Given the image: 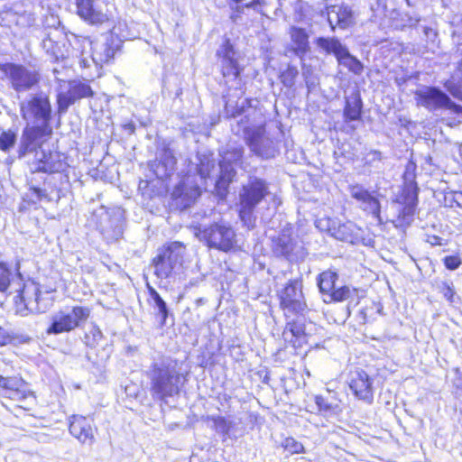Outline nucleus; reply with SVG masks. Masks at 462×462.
I'll list each match as a JSON object with an SVG mask.
<instances>
[{
	"instance_id": "f257e3e1",
	"label": "nucleus",
	"mask_w": 462,
	"mask_h": 462,
	"mask_svg": "<svg viewBox=\"0 0 462 462\" xmlns=\"http://www.w3.org/2000/svg\"><path fill=\"white\" fill-rule=\"evenodd\" d=\"M219 162V174L216 177L212 175V170L215 168L213 161L204 157L199 159V166L198 167V174L200 180L205 181V189L208 187V180L215 185V189L219 194L226 190L228 184L236 176L235 167L237 166L243 156L242 147H234L228 149L222 155Z\"/></svg>"
},
{
	"instance_id": "f03ea898",
	"label": "nucleus",
	"mask_w": 462,
	"mask_h": 462,
	"mask_svg": "<svg viewBox=\"0 0 462 462\" xmlns=\"http://www.w3.org/2000/svg\"><path fill=\"white\" fill-rule=\"evenodd\" d=\"M148 377L151 380L152 396L165 400L179 393L183 376L177 369L174 360L162 358L152 365Z\"/></svg>"
},
{
	"instance_id": "7ed1b4c3",
	"label": "nucleus",
	"mask_w": 462,
	"mask_h": 462,
	"mask_svg": "<svg viewBox=\"0 0 462 462\" xmlns=\"http://www.w3.org/2000/svg\"><path fill=\"white\" fill-rule=\"evenodd\" d=\"M268 185L265 180L251 177L239 192V217L247 228H254L255 207L267 196Z\"/></svg>"
},
{
	"instance_id": "20e7f679",
	"label": "nucleus",
	"mask_w": 462,
	"mask_h": 462,
	"mask_svg": "<svg viewBox=\"0 0 462 462\" xmlns=\"http://www.w3.org/2000/svg\"><path fill=\"white\" fill-rule=\"evenodd\" d=\"M91 221L108 243L117 241L123 236L124 212L119 208L108 209L100 206L93 209Z\"/></svg>"
},
{
	"instance_id": "39448f33",
	"label": "nucleus",
	"mask_w": 462,
	"mask_h": 462,
	"mask_svg": "<svg viewBox=\"0 0 462 462\" xmlns=\"http://www.w3.org/2000/svg\"><path fill=\"white\" fill-rule=\"evenodd\" d=\"M185 246L180 242H171L158 251L152 260L154 274L159 279H166L181 267Z\"/></svg>"
},
{
	"instance_id": "423d86ee",
	"label": "nucleus",
	"mask_w": 462,
	"mask_h": 462,
	"mask_svg": "<svg viewBox=\"0 0 462 462\" xmlns=\"http://www.w3.org/2000/svg\"><path fill=\"white\" fill-rule=\"evenodd\" d=\"M198 237L211 247L228 252L236 247V233L229 224L215 223L208 227L199 228Z\"/></svg>"
},
{
	"instance_id": "0eeeda50",
	"label": "nucleus",
	"mask_w": 462,
	"mask_h": 462,
	"mask_svg": "<svg viewBox=\"0 0 462 462\" xmlns=\"http://www.w3.org/2000/svg\"><path fill=\"white\" fill-rule=\"evenodd\" d=\"M280 306L287 319L294 315L305 316L308 306L302 292V282L291 280L279 292Z\"/></svg>"
},
{
	"instance_id": "6e6552de",
	"label": "nucleus",
	"mask_w": 462,
	"mask_h": 462,
	"mask_svg": "<svg viewBox=\"0 0 462 462\" xmlns=\"http://www.w3.org/2000/svg\"><path fill=\"white\" fill-rule=\"evenodd\" d=\"M244 133L247 145L255 155L265 159L275 156L276 143L266 134L264 120L262 117L257 125L245 127Z\"/></svg>"
},
{
	"instance_id": "1a4fd4ad",
	"label": "nucleus",
	"mask_w": 462,
	"mask_h": 462,
	"mask_svg": "<svg viewBox=\"0 0 462 462\" xmlns=\"http://www.w3.org/2000/svg\"><path fill=\"white\" fill-rule=\"evenodd\" d=\"M89 314V309L82 306H75L70 310H60L51 316V323L47 328L46 333L49 335H58L69 332L85 322Z\"/></svg>"
},
{
	"instance_id": "9d476101",
	"label": "nucleus",
	"mask_w": 462,
	"mask_h": 462,
	"mask_svg": "<svg viewBox=\"0 0 462 462\" xmlns=\"http://www.w3.org/2000/svg\"><path fill=\"white\" fill-rule=\"evenodd\" d=\"M415 99L418 106L430 111L445 108L455 114H462V106L454 103L446 93L435 87H423L417 89Z\"/></svg>"
},
{
	"instance_id": "9b49d317",
	"label": "nucleus",
	"mask_w": 462,
	"mask_h": 462,
	"mask_svg": "<svg viewBox=\"0 0 462 462\" xmlns=\"http://www.w3.org/2000/svg\"><path fill=\"white\" fill-rule=\"evenodd\" d=\"M196 175L188 174L174 187L171 196V207L183 210L195 203L201 194Z\"/></svg>"
},
{
	"instance_id": "f8f14e48",
	"label": "nucleus",
	"mask_w": 462,
	"mask_h": 462,
	"mask_svg": "<svg viewBox=\"0 0 462 462\" xmlns=\"http://www.w3.org/2000/svg\"><path fill=\"white\" fill-rule=\"evenodd\" d=\"M21 114L23 119L34 120L46 126L51 117L49 97L43 92L30 96L27 100L21 103Z\"/></svg>"
},
{
	"instance_id": "ddd939ff",
	"label": "nucleus",
	"mask_w": 462,
	"mask_h": 462,
	"mask_svg": "<svg viewBox=\"0 0 462 462\" xmlns=\"http://www.w3.org/2000/svg\"><path fill=\"white\" fill-rule=\"evenodd\" d=\"M418 204V187L411 179L403 189V205H399V214L393 222L396 227L406 228L414 219Z\"/></svg>"
},
{
	"instance_id": "4468645a",
	"label": "nucleus",
	"mask_w": 462,
	"mask_h": 462,
	"mask_svg": "<svg viewBox=\"0 0 462 462\" xmlns=\"http://www.w3.org/2000/svg\"><path fill=\"white\" fill-rule=\"evenodd\" d=\"M2 70L17 92L29 90L39 81V75L36 72L22 65L7 63L3 66Z\"/></svg>"
},
{
	"instance_id": "2eb2a0df",
	"label": "nucleus",
	"mask_w": 462,
	"mask_h": 462,
	"mask_svg": "<svg viewBox=\"0 0 462 462\" xmlns=\"http://www.w3.org/2000/svg\"><path fill=\"white\" fill-rule=\"evenodd\" d=\"M0 395L10 400L22 402L32 396L28 384L21 378L4 377L0 375Z\"/></svg>"
},
{
	"instance_id": "dca6fc26",
	"label": "nucleus",
	"mask_w": 462,
	"mask_h": 462,
	"mask_svg": "<svg viewBox=\"0 0 462 462\" xmlns=\"http://www.w3.org/2000/svg\"><path fill=\"white\" fill-rule=\"evenodd\" d=\"M90 47L91 54L89 58L85 57L82 53L80 64L84 68L90 67V63L102 67L104 63L108 62L115 55V49L108 41L106 42H88Z\"/></svg>"
},
{
	"instance_id": "f3484780",
	"label": "nucleus",
	"mask_w": 462,
	"mask_h": 462,
	"mask_svg": "<svg viewBox=\"0 0 462 462\" xmlns=\"http://www.w3.org/2000/svg\"><path fill=\"white\" fill-rule=\"evenodd\" d=\"M349 387L357 399L369 404L373 402V380L365 371L356 370L351 374Z\"/></svg>"
},
{
	"instance_id": "a211bd4d",
	"label": "nucleus",
	"mask_w": 462,
	"mask_h": 462,
	"mask_svg": "<svg viewBox=\"0 0 462 462\" xmlns=\"http://www.w3.org/2000/svg\"><path fill=\"white\" fill-rule=\"evenodd\" d=\"M93 96L90 86L82 81L74 80L69 82L68 91L60 92L58 94L59 110L64 112L68 107L74 104L76 100Z\"/></svg>"
},
{
	"instance_id": "6ab92c4d",
	"label": "nucleus",
	"mask_w": 462,
	"mask_h": 462,
	"mask_svg": "<svg viewBox=\"0 0 462 462\" xmlns=\"http://www.w3.org/2000/svg\"><path fill=\"white\" fill-rule=\"evenodd\" d=\"M323 222L328 224V232L337 240L354 243L359 235V228L351 221L340 223L331 218H320L317 220L316 226H319Z\"/></svg>"
},
{
	"instance_id": "aec40b11",
	"label": "nucleus",
	"mask_w": 462,
	"mask_h": 462,
	"mask_svg": "<svg viewBox=\"0 0 462 462\" xmlns=\"http://www.w3.org/2000/svg\"><path fill=\"white\" fill-rule=\"evenodd\" d=\"M65 167L66 163L59 152H54L47 154L42 149L36 151L35 160L32 163L33 171L49 173L61 171Z\"/></svg>"
},
{
	"instance_id": "412c9836",
	"label": "nucleus",
	"mask_w": 462,
	"mask_h": 462,
	"mask_svg": "<svg viewBox=\"0 0 462 462\" xmlns=\"http://www.w3.org/2000/svg\"><path fill=\"white\" fill-rule=\"evenodd\" d=\"M77 14L90 24H101L108 21V14L94 0H74Z\"/></svg>"
},
{
	"instance_id": "4be33fe9",
	"label": "nucleus",
	"mask_w": 462,
	"mask_h": 462,
	"mask_svg": "<svg viewBox=\"0 0 462 462\" xmlns=\"http://www.w3.org/2000/svg\"><path fill=\"white\" fill-rule=\"evenodd\" d=\"M217 54L221 58L223 76L236 79L240 74V69L236 57V53L229 40L224 42Z\"/></svg>"
},
{
	"instance_id": "5701e85b",
	"label": "nucleus",
	"mask_w": 462,
	"mask_h": 462,
	"mask_svg": "<svg viewBox=\"0 0 462 462\" xmlns=\"http://www.w3.org/2000/svg\"><path fill=\"white\" fill-rule=\"evenodd\" d=\"M44 135V126L33 125L26 126L21 137L19 148L20 157L26 155L28 152L40 151V139Z\"/></svg>"
},
{
	"instance_id": "b1692460",
	"label": "nucleus",
	"mask_w": 462,
	"mask_h": 462,
	"mask_svg": "<svg viewBox=\"0 0 462 462\" xmlns=\"http://www.w3.org/2000/svg\"><path fill=\"white\" fill-rule=\"evenodd\" d=\"M70 434L83 444L91 445L94 440V430L90 420L86 417L74 415L69 424Z\"/></svg>"
},
{
	"instance_id": "393cba45",
	"label": "nucleus",
	"mask_w": 462,
	"mask_h": 462,
	"mask_svg": "<svg viewBox=\"0 0 462 462\" xmlns=\"http://www.w3.org/2000/svg\"><path fill=\"white\" fill-rule=\"evenodd\" d=\"M297 246L291 237V228H284L281 234L273 240V251L278 256L293 259L298 255Z\"/></svg>"
},
{
	"instance_id": "a878e982",
	"label": "nucleus",
	"mask_w": 462,
	"mask_h": 462,
	"mask_svg": "<svg viewBox=\"0 0 462 462\" xmlns=\"http://www.w3.org/2000/svg\"><path fill=\"white\" fill-rule=\"evenodd\" d=\"M289 35L291 51L302 60L310 51V32L304 28L293 25L289 29Z\"/></svg>"
},
{
	"instance_id": "bb28decb",
	"label": "nucleus",
	"mask_w": 462,
	"mask_h": 462,
	"mask_svg": "<svg viewBox=\"0 0 462 462\" xmlns=\"http://www.w3.org/2000/svg\"><path fill=\"white\" fill-rule=\"evenodd\" d=\"M328 22L332 29H346L354 23L352 10L346 5H331L328 8Z\"/></svg>"
},
{
	"instance_id": "cd10ccee",
	"label": "nucleus",
	"mask_w": 462,
	"mask_h": 462,
	"mask_svg": "<svg viewBox=\"0 0 462 462\" xmlns=\"http://www.w3.org/2000/svg\"><path fill=\"white\" fill-rule=\"evenodd\" d=\"M176 159L172 151L163 149L158 155L152 169L158 179L163 180L172 174L175 169Z\"/></svg>"
},
{
	"instance_id": "c85d7f7f",
	"label": "nucleus",
	"mask_w": 462,
	"mask_h": 462,
	"mask_svg": "<svg viewBox=\"0 0 462 462\" xmlns=\"http://www.w3.org/2000/svg\"><path fill=\"white\" fill-rule=\"evenodd\" d=\"M38 293V285L31 282L23 285V289L18 291V294L14 297L15 310L21 316H26L29 312H33L29 308L30 300H33Z\"/></svg>"
},
{
	"instance_id": "c756f323",
	"label": "nucleus",
	"mask_w": 462,
	"mask_h": 462,
	"mask_svg": "<svg viewBox=\"0 0 462 462\" xmlns=\"http://www.w3.org/2000/svg\"><path fill=\"white\" fill-rule=\"evenodd\" d=\"M288 320L282 332L284 341L295 344L305 336L304 316L294 315Z\"/></svg>"
},
{
	"instance_id": "7c9ffc66",
	"label": "nucleus",
	"mask_w": 462,
	"mask_h": 462,
	"mask_svg": "<svg viewBox=\"0 0 462 462\" xmlns=\"http://www.w3.org/2000/svg\"><path fill=\"white\" fill-rule=\"evenodd\" d=\"M315 43L325 54H333L337 60L346 48V46L336 37H318L315 40Z\"/></svg>"
},
{
	"instance_id": "2f4dec72",
	"label": "nucleus",
	"mask_w": 462,
	"mask_h": 462,
	"mask_svg": "<svg viewBox=\"0 0 462 462\" xmlns=\"http://www.w3.org/2000/svg\"><path fill=\"white\" fill-rule=\"evenodd\" d=\"M53 292V290L42 291L38 286V293L36 298H33V300H30L29 303H27L29 308H31L32 311L35 312H45L52 306L54 302Z\"/></svg>"
},
{
	"instance_id": "473e14b6",
	"label": "nucleus",
	"mask_w": 462,
	"mask_h": 462,
	"mask_svg": "<svg viewBox=\"0 0 462 462\" xmlns=\"http://www.w3.org/2000/svg\"><path fill=\"white\" fill-rule=\"evenodd\" d=\"M363 102L359 96H353L346 99L344 117L346 121H356L361 118Z\"/></svg>"
},
{
	"instance_id": "72a5a7b5",
	"label": "nucleus",
	"mask_w": 462,
	"mask_h": 462,
	"mask_svg": "<svg viewBox=\"0 0 462 462\" xmlns=\"http://www.w3.org/2000/svg\"><path fill=\"white\" fill-rule=\"evenodd\" d=\"M337 280V274L332 271H325L319 274L318 279V285L320 292L328 297V294L335 289L336 281Z\"/></svg>"
},
{
	"instance_id": "f704fd0d",
	"label": "nucleus",
	"mask_w": 462,
	"mask_h": 462,
	"mask_svg": "<svg viewBox=\"0 0 462 462\" xmlns=\"http://www.w3.org/2000/svg\"><path fill=\"white\" fill-rule=\"evenodd\" d=\"M339 65L347 68L351 72L356 75H360L363 72L364 66L356 57L350 54L347 47L345 51L337 60Z\"/></svg>"
},
{
	"instance_id": "c9c22d12",
	"label": "nucleus",
	"mask_w": 462,
	"mask_h": 462,
	"mask_svg": "<svg viewBox=\"0 0 462 462\" xmlns=\"http://www.w3.org/2000/svg\"><path fill=\"white\" fill-rule=\"evenodd\" d=\"M148 291L151 300L152 301V306L158 310V315L162 317V323H164L169 314L166 302L162 299L156 290L149 285Z\"/></svg>"
},
{
	"instance_id": "e433bc0d",
	"label": "nucleus",
	"mask_w": 462,
	"mask_h": 462,
	"mask_svg": "<svg viewBox=\"0 0 462 462\" xmlns=\"http://www.w3.org/2000/svg\"><path fill=\"white\" fill-rule=\"evenodd\" d=\"M359 207L363 211L372 215L379 223L383 222L380 216L381 205L378 199L374 196L371 195L369 199H366Z\"/></svg>"
},
{
	"instance_id": "4c0bfd02",
	"label": "nucleus",
	"mask_w": 462,
	"mask_h": 462,
	"mask_svg": "<svg viewBox=\"0 0 462 462\" xmlns=\"http://www.w3.org/2000/svg\"><path fill=\"white\" fill-rule=\"evenodd\" d=\"M213 421V426L217 433L228 436L235 437L232 432L233 426L235 425L234 421L226 420L222 416H214L211 418Z\"/></svg>"
},
{
	"instance_id": "58836bf2",
	"label": "nucleus",
	"mask_w": 462,
	"mask_h": 462,
	"mask_svg": "<svg viewBox=\"0 0 462 462\" xmlns=\"http://www.w3.org/2000/svg\"><path fill=\"white\" fill-rule=\"evenodd\" d=\"M348 189L350 196L359 202L360 205L372 195L366 189L359 184L350 185Z\"/></svg>"
},
{
	"instance_id": "ea45409f",
	"label": "nucleus",
	"mask_w": 462,
	"mask_h": 462,
	"mask_svg": "<svg viewBox=\"0 0 462 462\" xmlns=\"http://www.w3.org/2000/svg\"><path fill=\"white\" fill-rule=\"evenodd\" d=\"M350 296V290L346 286H342L338 289H334L331 293L328 294V298L324 299L327 303L332 301H343Z\"/></svg>"
},
{
	"instance_id": "a19ab883",
	"label": "nucleus",
	"mask_w": 462,
	"mask_h": 462,
	"mask_svg": "<svg viewBox=\"0 0 462 462\" xmlns=\"http://www.w3.org/2000/svg\"><path fill=\"white\" fill-rule=\"evenodd\" d=\"M16 134L14 132L8 130L0 134V150L8 152L15 143Z\"/></svg>"
},
{
	"instance_id": "79ce46f5",
	"label": "nucleus",
	"mask_w": 462,
	"mask_h": 462,
	"mask_svg": "<svg viewBox=\"0 0 462 462\" xmlns=\"http://www.w3.org/2000/svg\"><path fill=\"white\" fill-rule=\"evenodd\" d=\"M298 74L299 71L297 68L289 66L287 69L281 74V80L285 87H291Z\"/></svg>"
},
{
	"instance_id": "37998d69",
	"label": "nucleus",
	"mask_w": 462,
	"mask_h": 462,
	"mask_svg": "<svg viewBox=\"0 0 462 462\" xmlns=\"http://www.w3.org/2000/svg\"><path fill=\"white\" fill-rule=\"evenodd\" d=\"M11 272L5 263H0V292H5L11 282Z\"/></svg>"
},
{
	"instance_id": "c03bdc74",
	"label": "nucleus",
	"mask_w": 462,
	"mask_h": 462,
	"mask_svg": "<svg viewBox=\"0 0 462 462\" xmlns=\"http://www.w3.org/2000/svg\"><path fill=\"white\" fill-rule=\"evenodd\" d=\"M315 402L319 410L326 413H336L338 410L337 405L329 403L324 397L320 395L315 397Z\"/></svg>"
},
{
	"instance_id": "a18cd8bd",
	"label": "nucleus",
	"mask_w": 462,
	"mask_h": 462,
	"mask_svg": "<svg viewBox=\"0 0 462 462\" xmlns=\"http://www.w3.org/2000/svg\"><path fill=\"white\" fill-rule=\"evenodd\" d=\"M282 445L285 450H287L291 454H300L304 452L303 445L292 438L285 439Z\"/></svg>"
},
{
	"instance_id": "49530a36",
	"label": "nucleus",
	"mask_w": 462,
	"mask_h": 462,
	"mask_svg": "<svg viewBox=\"0 0 462 462\" xmlns=\"http://www.w3.org/2000/svg\"><path fill=\"white\" fill-rule=\"evenodd\" d=\"M462 263L458 255H448L444 258V264L448 270H456Z\"/></svg>"
},
{
	"instance_id": "de8ad7c7",
	"label": "nucleus",
	"mask_w": 462,
	"mask_h": 462,
	"mask_svg": "<svg viewBox=\"0 0 462 462\" xmlns=\"http://www.w3.org/2000/svg\"><path fill=\"white\" fill-rule=\"evenodd\" d=\"M374 310V304H372L370 307L366 306L360 310L358 313V317L361 322L366 323L370 320L371 312H373Z\"/></svg>"
},
{
	"instance_id": "09e8293b",
	"label": "nucleus",
	"mask_w": 462,
	"mask_h": 462,
	"mask_svg": "<svg viewBox=\"0 0 462 462\" xmlns=\"http://www.w3.org/2000/svg\"><path fill=\"white\" fill-rule=\"evenodd\" d=\"M9 334L8 332L0 327V346H5L9 341Z\"/></svg>"
},
{
	"instance_id": "8fccbe9b",
	"label": "nucleus",
	"mask_w": 462,
	"mask_h": 462,
	"mask_svg": "<svg viewBox=\"0 0 462 462\" xmlns=\"http://www.w3.org/2000/svg\"><path fill=\"white\" fill-rule=\"evenodd\" d=\"M265 5L264 0H252L250 3L246 4L245 7L246 8H253L254 10L257 9V6Z\"/></svg>"
},
{
	"instance_id": "3c124183",
	"label": "nucleus",
	"mask_w": 462,
	"mask_h": 462,
	"mask_svg": "<svg viewBox=\"0 0 462 462\" xmlns=\"http://www.w3.org/2000/svg\"><path fill=\"white\" fill-rule=\"evenodd\" d=\"M448 91L451 93V95L456 97V98H458L460 100H462V91L459 90V89H457V88H448Z\"/></svg>"
},
{
	"instance_id": "603ef678",
	"label": "nucleus",
	"mask_w": 462,
	"mask_h": 462,
	"mask_svg": "<svg viewBox=\"0 0 462 462\" xmlns=\"http://www.w3.org/2000/svg\"><path fill=\"white\" fill-rule=\"evenodd\" d=\"M124 128L129 134H134V130H135V125L134 123H127V124L124 125Z\"/></svg>"
},
{
	"instance_id": "864d4df0",
	"label": "nucleus",
	"mask_w": 462,
	"mask_h": 462,
	"mask_svg": "<svg viewBox=\"0 0 462 462\" xmlns=\"http://www.w3.org/2000/svg\"><path fill=\"white\" fill-rule=\"evenodd\" d=\"M415 169V165L412 163H409L406 168V172L404 173V178L407 180L409 176V171H413Z\"/></svg>"
},
{
	"instance_id": "5fc2aeb1",
	"label": "nucleus",
	"mask_w": 462,
	"mask_h": 462,
	"mask_svg": "<svg viewBox=\"0 0 462 462\" xmlns=\"http://www.w3.org/2000/svg\"><path fill=\"white\" fill-rule=\"evenodd\" d=\"M456 393L459 398H462V384L457 386Z\"/></svg>"
},
{
	"instance_id": "6e6d98bb",
	"label": "nucleus",
	"mask_w": 462,
	"mask_h": 462,
	"mask_svg": "<svg viewBox=\"0 0 462 462\" xmlns=\"http://www.w3.org/2000/svg\"><path fill=\"white\" fill-rule=\"evenodd\" d=\"M35 22V18L33 15L32 14H29V22H28V25H32Z\"/></svg>"
},
{
	"instance_id": "4d7b16f0",
	"label": "nucleus",
	"mask_w": 462,
	"mask_h": 462,
	"mask_svg": "<svg viewBox=\"0 0 462 462\" xmlns=\"http://www.w3.org/2000/svg\"><path fill=\"white\" fill-rule=\"evenodd\" d=\"M51 43H52V42H51V40H47V39H46V40H43V46H44L45 48H48V47H49V45H51Z\"/></svg>"
},
{
	"instance_id": "13d9d810",
	"label": "nucleus",
	"mask_w": 462,
	"mask_h": 462,
	"mask_svg": "<svg viewBox=\"0 0 462 462\" xmlns=\"http://www.w3.org/2000/svg\"><path fill=\"white\" fill-rule=\"evenodd\" d=\"M319 228H320L321 230H327L328 231V224L326 222H323L322 225H319V226H318Z\"/></svg>"
},
{
	"instance_id": "bf43d9fd",
	"label": "nucleus",
	"mask_w": 462,
	"mask_h": 462,
	"mask_svg": "<svg viewBox=\"0 0 462 462\" xmlns=\"http://www.w3.org/2000/svg\"><path fill=\"white\" fill-rule=\"evenodd\" d=\"M457 70L458 72L461 74L462 76V60H460V62L458 63V66H457Z\"/></svg>"
},
{
	"instance_id": "052dcab7",
	"label": "nucleus",
	"mask_w": 462,
	"mask_h": 462,
	"mask_svg": "<svg viewBox=\"0 0 462 462\" xmlns=\"http://www.w3.org/2000/svg\"><path fill=\"white\" fill-rule=\"evenodd\" d=\"M35 192L38 194V197H40L41 190L39 189H35Z\"/></svg>"
},
{
	"instance_id": "680f3d73",
	"label": "nucleus",
	"mask_w": 462,
	"mask_h": 462,
	"mask_svg": "<svg viewBox=\"0 0 462 462\" xmlns=\"http://www.w3.org/2000/svg\"><path fill=\"white\" fill-rule=\"evenodd\" d=\"M236 3H240L242 0H234Z\"/></svg>"
}]
</instances>
